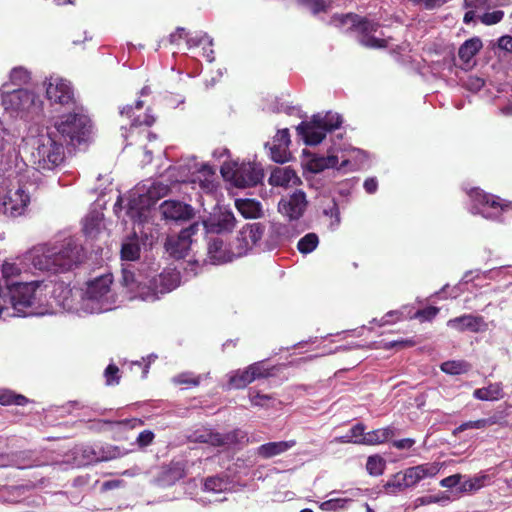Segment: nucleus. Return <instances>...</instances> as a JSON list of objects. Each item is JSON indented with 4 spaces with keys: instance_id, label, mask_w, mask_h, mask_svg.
Segmentation results:
<instances>
[{
    "instance_id": "49",
    "label": "nucleus",
    "mask_w": 512,
    "mask_h": 512,
    "mask_svg": "<svg viewBox=\"0 0 512 512\" xmlns=\"http://www.w3.org/2000/svg\"><path fill=\"white\" fill-rule=\"evenodd\" d=\"M299 3L313 14L325 12L329 8L326 0H299Z\"/></svg>"
},
{
    "instance_id": "48",
    "label": "nucleus",
    "mask_w": 512,
    "mask_h": 512,
    "mask_svg": "<svg viewBox=\"0 0 512 512\" xmlns=\"http://www.w3.org/2000/svg\"><path fill=\"white\" fill-rule=\"evenodd\" d=\"M186 44L188 48L198 47V46H212V39L209 38V36L206 33H196L195 35L189 36L187 34Z\"/></svg>"
},
{
    "instance_id": "9",
    "label": "nucleus",
    "mask_w": 512,
    "mask_h": 512,
    "mask_svg": "<svg viewBox=\"0 0 512 512\" xmlns=\"http://www.w3.org/2000/svg\"><path fill=\"white\" fill-rule=\"evenodd\" d=\"M362 154L361 150L355 148L342 150L332 147L328 150L327 155H307L305 167L313 173H319L329 168H355Z\"/></svg>"
},
{
    "instance_id": "32",
    "label": "nucleus",
    "mask_w": 512,
    "mask_h": 512,
    "mask_svg": "<svg viewBox=\"0 0 512 512\" xmlns=\"http://www.w3.org/2000/svg\"><path fill=\"white\" fill-rule=\"evenodd\" d=\"M236 219L231 210L219 209L211 219V226L217 232H229L235 227Z\"/></svg>"
},
{
    "instance_id": "41",
    "label": "nucleus",
    "mask_w": 512,
    "mask_h": 512,
    "mask_svg": "<svg viewBox=\"0 0 512 512\" xmlns=\"http://www.w3.org/2000/svg\"><path fill=\"white\" fill-rule=\"evenodd\" d=\"M29 400L21 394H17L9 389H0V404L4 406L18 405L24 406Z\"/></svg>"
},
{
    "instance_id": "53",
    "label": "nucleus",
    "mask_w": 512,
    "mask_h": 512,
    "mask_svg": "<svg viewBox=\"0 0 512 512\" xmlns=\"http://www.w3.org/2000/svg\"><path fill=\"white\" fill-rule=\"evenodd\" d=\"M484 84V79L474 75L468 76L467 79L463 82L465 88L472 92H478L482 89Z\"/></svg>"
},
{
    "instance_id": "10",
    "label": "nucleus",
    "mask_w": 512,
    "mask_h": 512,
    "mask_svg": "<svg viewBox=\"0 0 512 512\" xmlns=\"http://www.w3.org/2000/svg\"><path fill=\"white\" fill-rule=\"evenodd\" d=\"M471 200L470 212L490 220L505 221L512 217V204L500 198L486 194L478 188L469 192Z\"/></svg>"
},
{
    "instance_id": "6",
    "label": "nucleus",
    "mask_w": 512,
    "mask_h": 512,
    "mask_svg": "<svg viewBox=\"0 0 512 512\" xmlns=\"http://www.w3.org/2000/svg\"><path fill=\"white\" fill-rule=\"evenodd\" d=\"M25 163V169L15 172V165L0 171V214L11 217L25 215L31 203L28 181L31 178Z\"/></svg>"
},
{
    "instance_id": "18",
    "label": "nucleus",
    "mask_w": 512,
    "mask_h": 512,
    "mask_svg": "<svg viewBox=\"0 0 512 512\" xmlns=\"http://www.w3.org/2000/svg\"><path fill=\"white\" fill-rule=\"evenodd\" d=\"M45 288V292L48 293L50 298L48 312L55 304L66 311L81 315L80 298L76 300V294L73 293L69 285L64 282L45 281Z\"/></svg>"
},
{
    "instance_id": "50",
    "label": "nucleus",
    "mask_w": 512,
    "mask_h": 512,
    "mask_svg": "<svg viewBox=\"0 0 512 512\" xmlns=\"http://www.w3.org/2000/svg\"><path fill=\"white\" fill-rule=\"evenodd\" d=\"M101 215L99 213H91L85 218L84 231L86 234L91 235L95 230L99 229L101 224Z\"/></svg>"
},
{
    "instance_id": "35",
    "label": "nucleus",
    "mask_w": 512,
    "mask_h": 512,
    "mask_svg": "<svg viewBox=\"0 0 512 512\" xmlns=\"http://www.w3.org/2000/svg\"><path fill=\"white\" fill-rule=\"evenodd\" d=\"M395 434V428L392 426H387L384 428H379L374 431L368 432L364 436V444L366 445H376L381 444L393 437Z\"/></svg>"
},
{
    "instance_id": "11",
    "label": "nucleus",
    "mask_w": 512,
    "mask_h": 512,
    "mask_svg": "<svg viewBox=\"0 0 512 512\" xmlns=\"http://www.w3.org/2000/svg\"><path fill=\"white\" fill-rule=\"evenodd\" d=\"M341 124V116L329 111L313 115L310 121L300 123L296 130L307 145H317L322 142L328 132L338 129Z\"/></svg>"
},
{
    "instance_id": "4",
    "label": "nucleus",
    "mask_w": 512,
    "mask_h": 512,
    "mask_svg": "<svg viewBox=\"0 0 512 512\" xmlns=\"http://www.w3.org/2000/svg\"><path fill=\"white\" fill-rule=\"evenodd\" d=\"M82 247L73 237L33 247L25 253V259L40 271L67 272L82 260Z\"/></svg>"
},
{
    "instance_id": "12",
    "label": "nucleus",
    "mask_w": 512,
    "mask_h": 512,
    "mask_svg": "<svg viewBox=\"0 0 512 512\" xmlns=\"http://www.w3.org/2000/svg\"><path fill=\"white\" fill-rule=\"evenodd\" d=\"M89 130V118L74 107L72 113L59 117L52 131L58 135L61 141L75 145L86 140Z\"/></svg>"
},
{
    "instance_id": "14",
    "label": "nucleus",
    "mask_w": 512,
    "mask_h": 512,
    "mask_svg": "<svg viewBox=\"0 0 512 512\" xmlns=\"http://www.w3.org/2000/svg\"><path fill=\"white\" fill-rule=\"evenodd\" d=\"M220 171L225 180L239 188L254 186L263 177L260 165L255 162L238 163L224 161Z\"/></svg>"
},
{
    "instance_id": "64",
    "label": "nucleus",
    "mask_w": 512,
    "mask_h": 512,
    "mask_svg": "<svg viewBox=\"0 0 512 512\" xmlns=\"http://www.w3.org/2000/svg\"><path fill=\"white\" fill-rule=\"evenodd\" d=\"M363 187L368 194H373L378 188V182L376 178H368L364 181Z\"/></svg>"
},
{
    "instance_id": "29",
    "label": "nucleus",
    "mask_w": 512,
    "mask_h": 512,
    "mask_svg": "<svg viewBox=\"0 0 512 512\" xmlns=\"http://www.w3.org/2000/svg\"><path fill=\"white\" fill-rule=\"evenodd\" d=\"M268 181L272 186L283 188L297 186L301 182L296 171L290 166L274 168Z\"/></svg>"
},
{
    "instance_id": "30",
    "label": "nucleus",
    "mask_w": 512,
    "mask_h": 512,
    "mask_svg": "<svg viewBox=\"0 0 512 512\" xmlns=\"http://www.w3.org/2000/svg\"><path fill=\"white\" fill-rule=\"evenodd\" d=\"M29 265H31V262L25 259V254L22 257L17 258L15 261H5L3 263L1 272L6 283L5 291L8 290V285L15 283L13 278L20 277L23 273L30 270Z\"/></svg>"
},
{
    "instance_id": "59",
    "label": "nucleus",
    "mask_w": 512,
    "mask_h": 512,
    "mask_svg": "<svg viewBox=\"0 0 512 512\" xmlns=\"http://www.w3.org/2000/svg\"><path fill=\"white\" fill-rule=\"evenodd\" d=\"M154 439V433L150 430L142 431L137 437V443L141 447L148 446L152 443Z\"/></svg>"
},
{
    "instance_id": "3",
    "label": "nucleus",
    "mask_w": 512,
    "mask_h": 512,
    "mask_svg": "<svg viewBox=\"0 0 512 512\" xmlns=\"http://www.w3.org/2000/svg\"><path fill=\"white\" fill-rule=\"evenodd\" d=\"M122 284L129 299H141L153 302L160 295L174 290L180 284V274L175 269L167 268L157 273L153 268L149 271H139L136 275L128 268L122 269Z\"/></svg>"
},
{
    "instance_id": "37",
    "label": "nucleus",
    "mask_w": 512,
    "mask_h": 512,
    "mask_svg": "<svg viewBox=\"0 0 512 512\" xmlns=\"http://www.w3.org/2000/svg\"><path fill=\"white\" fill-rule=\"evenodd\" d=\"M490 481V477L487 474H479L471 478H463L459 491L462 493L475 492L481 489Z\"/></svg>"
},
{
    "instance_id": "26",
    "label": "nucleus",
    "mask_w": 512,
    "mask_h": 512,
    "mask_svg": "<svg viewBox=\"0 0 512 512\" xmlns=\"http://www.w3.org/2000/svg\"><path fill=\"white\" fill-rule=\"evenodd\" d=\"M441 467L442 464L438 462L424 463L414 467L407 468L403 472V475L408 487L410 488L426 478L435 477L439 473Z\"/></svg>"
},
{
    "instance_id": "44",
    "label": "nucleus",
    "mask_w": 512,
    "mask_h": 512,
    "mask_svg": "<svg viewBox=\"0 0 512 512\" xmlns=\"http://www.w3.org/2000/svg\"><path fill=\"white\" fill-rule=\"evenodd\" d=\"M385 490L389 494H396L409 488L402 472L393 475L385 484Z\"/></svg>"
},
{
    "instance_id": "42",
    "label": "nucleus",
    "mask_w": 512,
    "mask_h": 512,
    "mask_svg": "<svg viewBox=\"0 0 512 512\" xmlns=\"http://www.w3.org/2000/svg\"><path fill=\"white\" fill-rule=\"evenodd\" d=\"M319 245V237L316 233H307L299 239L297 249L301 254H309L313 252Z\"/></svg>"
},
{
    "instance_id": "17",
    "label": "nucleus",
    "mask_w": 512,
    "mask_h": 512,
    "mask_svg": "<svg viewBox=\"0 0 512 512\" xmlns=\"http://www.w3.org/2000/svg\"><path fill=\"white\" fill-rule=\"evenodd\" d=\"M43 87L51 104H59L68 108L75 107L76 100L70 81L58 75H50L45 78Z\"/></svg>"
},
{
    "instance_id": "55",
    "label": "nucleus",
    "mask_w": 512,
    "mask_h": 512,
    "mask_svg": "<svg viewBox=\"0 0 512 512\" xmlns=\"http://www.w3.org/2000/svg\"><path fill=\"white\" fill-rule=\"evenodd\" d=\"M438 312H439V308H437L435 306H429L422 310L416 311L415 314L413 316H411V318H419L422 321H430L434 317H436Z\"/></svg>"
},
{
    "instance_id": "16",
    "label": "nucleus",
    "mask_w": 512,
    "mask_h": 512,
    "mask_svg": "<svg viewBox=\"0 0 512 512\" xmlns=\"http://www.w3.org/2000/svg\"><path fill=\"white\" fill-rule=\"evenodd\" d=\"M188 439L191 442L207 443L215 447H229L235 444H244L249 441L246 432L236 429L225 434L214 432L208 428L193 431Z\"/></svg>"
},
{
    "instance_id": "25",
    "label": "nucleus",
    "mask_w": 512,
    "mask_h": 512,
    "mask_svg": "<svg viewBox=\"0 0 512 512\" xmlns=\"http://www.w3.org/2000/svg\"><path fill=\"white\" fill-rule=\"evenodd\" d=\"M264 230V226L260 223H252L244 226L240 231V236L237 238L239 243L237 256H242L251 250L253 246L261 240Z\"/></svg>"
},
{
    "instance_id": "23",
    "label": "nucleus",
    "mask_w": 512,
    "mask_h": 512,
    "mask_svg": "<svg viewBox=\"0 0 512 512\" xmlns=\"http://www.w3.org/2000/svg\"><path fill=\"white\" fill-rule=\"evenodd\" d=\"M290 143L289 130L287 128L278 130L272 142L266 144V147H269L271 159L276 163L288 162L291 158Z\"/></svg>"
},
{
    "instance_id": "7",
    "label": "nucleus",
    "mask_w": 512,
    "mask_h": 512,
    "mask_svg": "<svg viewBox=\"0 0 512 512\" xmlns=\"http://www.w3.org/2000/svg\"><path fill=\"white\" fill-rule=\"evenodd\" d=\"M112 283V275L105 274L87 282L85 290L77 292L81 315L104 313L116 307L117 297Z\"/></svg>"
},
{
    "instance_id": "63",
    "label": "nucleus",
    "mask_w": 512,
    "mask_h": 512,
    "mask_svg": "<svg viewBox=\"0 0 512 512\" xmlns=\"http://www.w3.org/2000/svg\"><path fill=\"white\" fill-rule=\"evenodd\" d=\"M498 47L506 52H512V36L505 35L498 39Z\"/></svg>"
},
{
    "instance_id": "34",
    "label": "nucleus",
    "mask_w": 512,
    "mask_h": 512,
    "mask_svg": "<svg viewBox=\"0 0 512 512\" xmlns=\"http://www.w3.org/2000/svg\"><path fill=\"white\" fill-rule=\"evenodd\" d=\"M235 206L245 218H258L261 216V204L254 199H236Z\"/></svg>"
},
{
    "instance_id": "15",
    "label": "nucleus",
    "mask_w": 512,
    "mask_h": 512,
    "mask_svg": "<svg viewBox=\"0 0 512 512\" xmlns=\"http://www.w3.org/2000/svg\"><path fill=\"white\" fill-rule=\"evenodd\" d=\"M334 21H338V25L350 24L359 33V43L365 47L382 48L386 46V40L374 35L379 27L376 22L361 18L355 14L335 16Z\"/></svg>"
},
{
    "instance_id": "8",
    "label": "nucleus",
    "mask_w": 512,
    "mask_h": 512,
    "mask_svg": "<svg viewBox=\"0 0 512 512\" xmlns=\"http://www.w3.org/2000/svg\"><path fill=\"white\" fill-rule=\"evenodd\" d=\"M0 104L12 118L36 121L43 113V100L34 91L20 88L11 92L0 90Z\"/></svg>"
},
{
    "instance_id": "36",
    "label": "nucleus",
    "mask_w": 512,
    "mask_h": 512,
    "mask_svg": "<svg viewBox=\"0 0 512 512\" xmlns=\"http://www.w3.org/2000/svg\"><path fill=\"white\" fill-rule=\"evenodd\" d=\"M482 48V41L478 37L466 40L459 48L458 55L461 60L468 63Z\"/></svg>"
},
{
    "instance_id": "1",
    "label": "nucleus",
    "mask_w": 512,
    "mask_h": 512,
    "mask_svg": "<svg viewBox=\"0 0 512 512\" xmlns=\"http://www.w3.org/2000/svg\"><path fill=\"white\" fill-rule=\"evenodd\" d=\"M176 184L191 185L192 189L199 188L203 193L210 194L217 187L215 170L189 157L169 167L159 179L137 185L130 192L127 203V215L134 223L135 234L139 232L147 235L142 228L149 223L151 207Z\"/></svg>"
},
{
    "instance_id": "51",
    "label": "nucleus",
    "mask_w": 512,
    "mask_h": 512,
    "mask_svg": "<svg viewBox=\"0 0 512 512\" xmlns=\"http://www.w3.org/2000/svg\"><path fill=\"white\" fill-rule=\"evenodd\" d=\"M325 216H328L332 219L330 223L331 229H336L340 224V211L338 205L335 201H332V205L325 208L323 211Z\"/></svg>"
},
{
    "instance_id": "43",
    "label": "nucleus",
    "mask_w": 512,
    "mask_h": 512,
    "mask_svg": "<svg viewBox=\"0 0 512 512\" xmlns=\"http://www.w3.org/2000/svg\"><path fill=\"white\" fill-rule=\"evenodd\" d=\"M496 422L497 420L495 417L483 418L475 421H467L459 425L457 428H455L453 434L457 435L468 429H484L486 427L496 424Z\"/></svg>"
},
{
    "instance_id": "13",
    "label": "nucleus",
    "mask_w": 512,
    "mask_h": 512,
    "mask_svg": "<svg viewBox=\"0 0 512 512\" xmlns=\"http://www.w3.org/2000/svg\"><path fill=\"white\" fill-rule=\"evenodd\" d=\"M142 108L143 101L137 100L135 106L127 105L120 109L121 116H126L131 120L129 133L124 135L130 145L139 144L142 146L145 140L152 141L156 139V135L147 129L155 122V117L149 111L145 112L143 116L136 114V111Z\"/></svg>"
},
{
    "instance_id": "31",
    "label": "nucleus",
    "mask_w": 512,
    "mask_h": 512,
    "mask_svg": "<svg viewBox=\"0 0 512 512\" xmlns=\"http://www.w3.org/2000/svg\"><path fill=\"white\" fill-rule=\"evenodd\" d=\"M295 445V440L268 442L260 445L256 450V454L263 459H269L285 453Z\"/></svg>"
},
{
    "instance_id": "52",
    "label": "nucleus",
    "mask_w": 512,
    "mask_h": 512,
    "mask_svg": "<svg viewBox=\"0 0 512 512\" xmlns=\"http://www.w3.org/2000/svg\"><path fill=\"white\" fill-rule=\"evenodd\" d=\"M104 377L107 385H115L119 383V368L114 364H109L104 371Z\"/></svg>"
},
{
    "instance_id": "62",
    "label": "nucleus",
    "mask_w": 512,
    "mask_h": 512,
    "mask_svg": "<svg viewBox=\"0 0 512 512\" xmlns=\"http://www.w3.org/2000/svg\"><path fill=\"white\" fill-rule=\"evenodd\" d=\"M25 453H23L20 456H17V458L14 460L13 465H15L19 469H25L33 466H37L38 464H35L33 461L26 460Z\"/></svg>"
},
{
    "instance_id": "21",
    "label": "nucleus",
    "mask_w": 512,
    "mask_h": 512,
    "mask_svg": "<svg viewBox=\"0 0 512 512\" xmlns=\"http://www.w3.org/2000/svg\"><path fill=\"white\" fill-rule=\"evenodd\" d=\"M198 224H192L182 229L177 235H170L165 242L166 251L170 256L181 259L184 258L192 245V236L197 232Z\"/></svg>"
},
{
    "instance_id": "33",
    "label": "nucleus",
    "mask_w": 512,
    "mask_h": 512,
    "mask_svg": "<svg viewBox=\"0 0 512 512\" xmlns=\"http://www.w3.org/2000/svg\"><path fill=\"white\" fill-rule=\"evenodd\" d=\"M473 397L481 401H497L504 397L501 382L490 383L486 387L475 389Z\"/></svg>"
},
{
    "instance_id": "47",
    "label": "nucleus",
    "mask_w": 512,
    "mask_h": 512,
    "mask_svg": "<svg viewBox=\"0 0 512 512\" xmlns=\"http://www.w3.org/2000/svg\"><path fill=\"white\" fill-rule=\"evenodd\" d=\"M31 79V73L24 67H15L10 72V81L14 85L27 84Z\"/></svg>"
},
{
    "instance_id": "2",
    "label": "nucleus",
    "mask_w": 512,
    "mask_h": 512,
    "mask_svg": "<svg viewBox=\"0 0 512 512\" xmlns=\"http://www.w3.org/2000/svg\"><path fill=\"white\" fill-rule=\"evenodd\" d=\"M45 281L19 282L0 286V318L11 316L44 315L48 313L50 298L45 292Z\"/></svg>"
},
{
    "instance_id": "24",
    "label": "nucleus",
    "mask_w": 512,
    "mask_h": 512,
    "mask_svg": "<svg viewBox=\"0 0 512 512\" xmlns=\"http://www.w3.org/2000/svg\"><path fill=\"white\" fill-rule=\"evenodd\" d=\"M447 326L458 332L470 331L473 333L485 332L488 329V323L484 317L464 314L447 321Z\"/></svg>"
},
{
    "instance_id": "39",
    "label": "nucleus",
    "mask_w": 512,
    "mask_h": 512,
    "mask_svg": "<svg viewBox=\"0 0 512 512\" xmlns=\"http://www.w3.org/2000/svg\"><path fill=\"white\" fill-rule=\"evenodd\" d=\"M231 487L230 481L225 477L213 476L209 477L204 482V490L207 492L220 493L229 490Z\"/></svg>"
},
{
    "instance_id": "22",
    "label": "nucleus",
    "mask_w": 512,
    "mask_h": 512,
    "mask_svg": "<svg viewBox=\"0 0 512 512\" xmlns=\"http://www.w3.org/2000/svg\"><path fill=\"white\" fill-rule=\"evenodd\" d=\"M307 204L305 193L301 190H296L291 195L280 200L278 210L289 220H297L304 214Z\"/></svg>"
},
{
    "instance_id": "45",
    "label": "nucleus",
    "mask_w": 512,
    "mask_h": 512,
    "mask_svg": "<svg viewBox=\"0 0 512 512\" xmlns=\"http://www.w3.org/2000/svg\"><path fill=\"white\" fill-rule=\"evenodd\" d=\"M350 502L348 498H331L321 502L319 508L324 512H338L347 509Z\"/></svg>"
},
{
    "instance_id": "56",
    "label": "nucleus",
    "mask_w": 512,
    "mask_h": 512,
    "mask_svg": "<svg viewBox=\"0 0 512 512\" xmlns=\"http://www.w3.org/2000/svg\"><path fill=\"white\" fill-rule=\"evenodd\" d=\"M364 430L365 428L362 424H356L348 431L353 443L364 444V436L366 434Z\"/></svg>"
},
{
    "instance_id": "20",
    "label": "nucleus",
    "mask_w": 512,
    "mask_h": 512,
    "mask_svg": "<svg viewBox=\"0 0 512 512\" xmlns=\"http://www.w3.org/2000/svg\"><path fill=\"white\" fill-rule=\"evenodd\" d=\"M271 373L265 361L255 362L245 369L234 370L227 374V389H243L255 380L267 378Z\"/></svg>"
},
{
    "instance_id": "27",
    "label": "nucleus",
    "mask_w": 512,
    "mask_h": 512,
    "mask_svg": "<svg viewBox=\"0 0 512 512\" xmlns=\"http://www.w3.org/2000/svg\"><path fill=\"white\" fill-rule=\"evenodd\" d=\"M162 217L166 220L182 221L190 219L193 209L190 205L176 200H166L159 206Z\"/></svg>"
},
{
    "instance_id": "58",
    "label": "nucleus",
    "mask_w": 512,
    "mask_h": 512,
    "mask_svg": "<svg viewBox=\"0 0 512 512\" xmlns=\"http://www.w3.org/2000/svg\"><path fill=\"white\" fill-rule=\"evenodd\" d=\"M464 476L461 474H454L451 476H448L440 481V485L444 488H453L456 486H461L462 479Z\"/></svg>"
},
{
    "instance_id": "40",
    "label": "nucleus",
    "mask_w": 512,
    "mask_h": 512,
    "mask_svg": "<svg viewBox=\"0 0 512 512\" xmlns=\"http://www.w3.org/2000/svg\"><path fill=\"white\" fill-rule=\"evenodd\" d=\"M442 372L449 375H461L471 369V365L464 360H451L443 362L440 366Z\"/></svg>"
},
{
    "instance_id": "54",
    "label": "nucleus",
    "mask_w": 512,
    "mask_h": 512,
    "mask_svg": "<svg viewBox=\"0 0 512 512\" xmlns=\"http://www.w3.org/2000/svg\"><path fill=\"white\" fill-rule=\"evenodd\" d=\"M504 17V12L501 10H496L493 12H486L481 17L480 20L485 25H494L500 22Z\"/></svg>"
},
{
    "instance_id": "61",
    "label": "nucleus",
    "mask_w": 512,
    "mask_h": 512,
    "mask_svg": "<svg viewBox=\"0 0 512 512\" xmlns=\"http://www.w3.org/2000/svg\"><path fill=\"white\" fill-rule=\"evenodd\" d=\"M187 37V32L184 28L178 27L175 32L169 35L168 41L171 44H178L180 40Z\"/></svg>"
},
{
    "instance_id": "38",
    "label": "nucleus",
    "mask_w": 512,
    "mask_h": 512,
    "mask_svg": "<svg viewBox=\"0 0 512 512\" xmlns=\"http://www.w3.org/2000/svg\"><path fill=\"white\" fill-rule=\"evenodd\" d=\"M140 255V246L137 238H128L126 239L121 248V258L122 260L134 261L139 258Z\"/></svg>"
},
{
    "instance_id": "19",
    "label": "nucleus",
    "mask_w": 512,
    "mask_h": 512,
    "mask_svg": "<svg viewBox=\"0 0 512 512\" xmlns=\"http://www.w3.org/2000/svg\"><path fill=\"white\" fill-rule=\"evenodd\" d=\"M21 136L20 130L9 132L0 120V171L15 165V172L25 169V162L14 147V139Z\"/></svg>"
},
{
    "instance_id": "57",
    "label": "nucleus",
    "mask_w": 512,
    "mask_h": 512,
    "mask_svg": "<svg viewBox=\"0 0 512 512\" xmlns=\"http://www.w3.org/2000/svg\"><path fill=\"white\" fill-rule=\"evenodd\" d=\"M173 380L176 384H186L193 386H197L200 382L199 377H196L192 373L188 372L177 375Z\"/></svg>"
},
{
    "instance_id": "60",
    "label": "nucleus",
    "mask_w": 512,
    "mask_h": 512,
    "mask_svg": "<svg viewBox=\"0 0 512 512\" xmlns=\"http://www.w3.org/2000/svg\"><path fill=\"white\" fill-rule=\"evenodd\" d=\"M249 398L252 405L259 407L265 406L266 402L270 399L268 395H262L257 392H251Z\"/></svg>"
},
{
    "instance_id": "28",
    "label": "nucleus",
    "mask_w": 512,
    "mask_h": 512,
    "mask_svg": "<svg viewBox=\"0 0 512 512\" xmlns=\"http://www.w3.org/2000/svg\"><path fill=\"white\" fill-rule=\"evenodd\" d=\"M237 252L229 251L220 237H213L208 242V258L212 264L219 265L230 262Z\"/></svg>"
},
{
    "instance_id": "5",
    "label": "nucleus",
    "mask_w": 512,
    "mask_h": 512,
    "mask_svg": "<svg viewBox=\"0 0 512 512\" xmlns=\"http://www.w3.org/2000/svg\"><path fill=\"white\" fill-rule=\"evenodd\" d=\"M22 140L31 148L30 161L33 164L30 176L35 171H50L59 166L64 160L63 141L51 129L30 125ZM30 169V167H28Z\"/></svg>"
},
{
    "instance_id": "46",
    "label": "nucleus",
    "mask_w": 512,
    "mask_h": 512,
    "mask_svg": "<svg viewBox=\"0 0 512 512\" xmlns=\"http://www.w3.org/2000/svg\"><path fill=\"white\" fill-rule=\"evenodd\" d=\"M385 465V460L382 457L373 455L368 457L366 469L370 475L379 476L383 473Z\"/></svg>"
}]
</instances>
